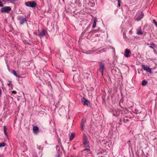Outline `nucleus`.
I'll list each match as a JSON object with an SVG mask.
<instances>
[{"instance_id":"obj_25","label":"nucleus","mask_w":157,"mask_h":157,"mask_svg":"<svg viewBox=\"0 0 157 157\" xmlns=\"http://www.w3.org/2000/svg\"><path fill=\"white\" fill-rule=\"evenodd\" d=\"M55 157H61V156L60 154L58 153L56 155Z\"/></svg>"},{"instance_id":"obj_28","label":"nucleus","mask_w":157,"mask_h":157,"mask_svg":"<svg viewBox=\"0 0 157 157\" xmlns=\"http://www.w3.org/2000/svg\"><path fill=\"white\" fill-rule=\"evenodd\" d=\"M8 85H12L11 82H10L8 83Z\"/></svg>"},{"instance_id":"obj_8","label":"nucleus","mask_w":157,"mask_h":157,"mask_svg":"<svg viewBox=\"0 0 157 157\" xmlns=\"http://www.w3.org/2000/svg\"><path fill=\"white\" fill-rule=\"evenodd\" d=\"M18 20L19 21L21 25H23L25 22L27 21L25 17L22 16L19 17Z\"/></svg>"},{"instance_id":"obj_20","label":"nucleus","mask_w":157,"mask_h":157,"mask_svg":"<svg viewBox=\"0 0 157 157\" xmlns=\"http://www.w3.org/2000/svg\"><path fill=\"white\" fill-rule=\"evenodd\" d=\"M4 133L5 135L7 136H8L7 133V129L6 126H4Z\"/></svg>"},{"instance_id":"obj_4","label":"nucleus","mask_w":157,"mask_h":157,"mask_svg":"<svg viewBox=\"0 0 157 157\" xmlns=\"http://www.w3.org/2000/svg\"><path fill=\"white\" fill-rule=\"evenodd\" d=\"M146 44H147V45H148L149 47L150 48L153 50V52H155V53H156L157 54V52L155 49V48L157 49V45L155 44L152 43L151 44L147 43Z\"/></svg>"},{"instance_id":"obj_16","label":"nucleus","mask_w":157,"mask_h":157,"mask_svg":"<svg viewBox=\"0 0 157 157\" xmlns=\"http://www.w3.org/2000/svg\"><path fill=\"white\" fill-rule=\"evenodd\" d=\"M97 21V19L96 18H95L94 19V23H93V25L92 26V27L93 28H94L95 27H96V25Z\"/></svg>"},{"instance_id":"obj_2","label":"nucleus","mask_w":157,"mask_h":157,"mask_svg":"<svg viewBox=\"0 0 157 157\" xmlns=\"http://www.w3.org/2000/svg\"><path fill=\"white\" fill-rule=\"evenodd\" d=\"M25 4L26 6L30 7L32 8L35 7L37 6L36 2L33 1L25 2Z\"/></svg>"},{"instance_id":"obj_30","label":"nucleus","mask_w":157,"mask_h":157,"mask_svg":"<svg viewBox=\"0 0 157 157\" xmlns=\"http://www.w3.org/2000/svg\"><path fill=\"white\" fill-rule=\"evenodd\" d=\"M42 112H42L41 111V112H40L39 113H40V114H41V113H42Z\"/></svg>"},{"instance_id":"obj_10","label":"nucleus","mask_w":157,"mask_h":157,"mask_svg":"<svg viewBox=\"0 0 157 157\" xmlns=\"http://www.w3.org/2000/svg\"><path fill=\"white\" fill-rule=\"evenodd\" d=\"M86 122V119L85 118H83L81 121V129L83 131L84 130V124Z\"/></svg>"},{"instance_id":"obj_29","label":"nucleus","mask_w":157,"mask_h":157,"mask_svg":"<svg viewBox=\"0 0 157 157\" xmlns=\"http://www.w3.org/2000/svg\"><path fill=\"white\" fill-rule=\"evenodd\" d=\"M18 0H12L13 1V2H16L18 1Z\"/></svg>"},{"instance_id":"obj_19","label":"nucleus","mask_w":157,"mask_h":157,"mask_svg":"<svg viewBox=\"0 0 157 157\" xmlns=\"http://www.w3.org/2000/svg\"><path fill=\"white\" fill-rule=\"evenodd\" d=\"M75 136V134L73 133H72L70 137V140H72L74 138Z\"/></svg>"},{"instance_id":"obj_37","label":"nucleus","mask_w":157,"mask_h":157,"mask_svg":"<svg viewBox=\"0 0 157 157\" xmlns=\"http://www.w3.org/2000/svg\"><path fill=\"white\" fill-rule=\"evenodd\" d=\"M2 1H4V0H2Z\"/></svg>"},{"instance_id":"obj_11","label":"nucleus","mask_w":157,"mask_h":157,"mask_svg":"<svg viewBox=\"0 0 157 157\" xmlns=\"http://www.w3.org/2000/svg\"><path fill=\"white\" fill-rule=\"evenodd\" d=\"M33 130L34 133L35 134H37L39 132L38 127L36 126H34L33 127Z\"/></svg>"},{"instance_id":"obj_9","label":"nucleus","mask_w":157,"mask_h":157,"mask_svg":"<svg viewBox=\"0 0 157 157\" xmlns=\"http://www.w3.org/2000/svg\"><path fill=\"white\" fill-rule=\"evenodd\" d=\"M131 52L130 50L128 49H126L125 50L124 56L126 57H128L130 56V54H131Z\"/></svg>"},{"instance_id":"obj_26","label":"nucleus","mask_w":157,"mask_h":157,"mask_svg":"<svg viewBox=\"0 0 157 157\" xmlns=\"http://www.w3.org/2000/svg\"><path fill=\"white\" fill-rule=\"evenodd\" d=\"M3 6L2 2L0 0V7H2Z\"/></svg>"},{"instance_id":"obj_38","label":"nucleus","mask_w":157,"mask_h":157,"mask_svg":"<svg viewBox=\"0 0 157 157\" xmlns=\"http://www.w3.org/2000/svg\"><path fill=\"white\" fill-rule=\"evenodd\" d=\"M64 0H63V1Z\"/></svg>"},{"instance_id":"obj_34","label":"nucleus","mask_w":157,"mask_h":157,"mask_svg":"<svg viewBox=\"0 0 157 157\" xmlns=\"http://www.w3.org/2000/svg\"><path fill=\"white\" fill-rule=\"evenodd\" d=\"M126 121H128V120H126Z\"/></svg>"},{"instance_id":"obj_23","label":"nucleus","mask_w":157,"mask_h":157,"mask_svg":"<svg viewBox=\"0 0 157 157\" xmlns=\"http://www.w3.org/2000/svg\"><path fill=\"white\" fill-rule=\"evenodd\" d=\"M153 23L154 24L155 26L157 27V22L155 19H153Z\"/></svg>"},{"instance_id":"obj_32","label":"nucleus","mask_w":157,"mask_h":157,"mask_svg":"<svg viewBox=\"0 0 157 157\" xmlns=\"http://www.w3.org/2000/svg\"><path fill=\"white\" fill-rule=\"evenodd\" d=\"M74 149H76V148H75V147H74Z\"/></svg>"},{"instance_id":"obj_22","label":"nucleus","mask_w":157,"mask_h":157,"mask_svg":"<svg viewBox=\"0 0 157 157\" xmlns=\"http://www.w3.org/2000/svg\"><path fill=\"white\" fill-rule=\"evenodd\" d=\"M6 144L5 142H2L0 144V147H4L6 146Z\"/></svg>"},{"instance_id":"obj_31","label":"nucleus","mask_w":157,"mask_h":157,"mask_svg":"<svg viewBox=\"0 0 157 157\" xmlns=\"http://www.w3.org/2000/svg\"><path fill=\"white\" fill-rule=\"evenodd\" d=\"M58 147H59V146H56V148H57H57Z\"/></svg>"},{"instance_id":"obj_33","label":"nucleus","mask_w":157,"mask_h":157,"mask_svg":"<svg viewBox=\"0 0 157 157\" xmlns=\"http://www.w3.org/2000/svg\"><path fill=\"white\" fill-rule=\"evenodd\" d=\"M124 108V109H126V108Z\"/></svg>"},{"instance_id":"obj_3","label":"nucleus","mask_w":157,"mask_h":157,"mask_svg":"<svg viewBox=\"0 0 157 157\" xmlns=\"http://www.w3.org/2000/svg\"><path fill=\"white\" fill-rule=\"evenodd\" d=\"M99 66V71L101 73L102 75H103L104 69L105 67V64L103 61H101L98 62Z\"/></svg>"},{"instance_id":"obj_17","label":"nucleus","mask_w":157,"mask_h":157,"mask_svg":"<svg viewBox=\"0 0 157 157\" xmlns=\"http://www.w3.org/2000/svg\"><path fill=\"white\" fill-rule=\"evenodd\" d=\"M115 112H116V113H115L114 112L113 113V115L115 116H118V115H119L120 113L118 111H116L115 110Z\"/></svg>"},{"instance_id":"obj_36","label":"nucleus","mask_w":157,"mask_h":157,"mask_svg":"<svg viewBox=\"0 0 157 157\" xmlns=\"http://www.w3.org/2000/svg\"><path fill=\"white\" fill-rule=\"evenodd\" d=\"M122 101H123V100H122V101H121V102H122Z\"/></svg>"},{"instance_id":"obj_13","label":"nucleus","mask_w":157,"mask_h":157,"mask_svg":"<svg viewBox=\"0 0 157 157\" xmlns=\"http://www.w3.org/2000/svg\"><path fill=\"white\" fill-rule=\"evenodd\" d=\"M148 82L145 80L143 81L141 83V85L143 86H145L147 85L148 84Z\"/></svg>"},{"instance_id":"obj_1","label":"nucleus","mask_w":157,"mask_h":157,"mask_svg":"<svg viewBox=\"0 0 157 157\" xmlns=\"http://www.w3.org/2000/svg\"><path fill=\"white\" fill-rule=\"evenodd\" d=\"M11 10V8L10 6H4L0 9V11L2 13H9Z\"/></svg>"},{"instance_id":"obj_24","label":"nucleus","mask_w":157,"mask_h":157,"mask_svg":"<svg viewBox=\"0 0 157 157\" xmlns=\"http://www.w3.org/2000/svg\"><path fill=\"white\" fill-rule=\"evenodd\" d=\"M121 0H117L118 1V6L120 7V4L121 3Z\"/></svg>"},{"instance_id":"obj_5","label":"nucleus","mask_w":157,"mask_h":157,"mask_svg":"<svg viewBox=\"0 0 157 157\" xmlns=\"http://www.w3.org/2000/svg\"><path fill=\"white\" fill-rule=\"evenodd\" d=\"M83 144L84 145V147L85 148L83 150V151H87V152H88L90 151L89 149L90 146L89 145V142L88 141H84L83 142Z\"/></svg>"},{"instance_id":"obj_15","label":"nucleus","mask_w":157,"mask_h":157,"mask_svg":"<svg viewBox=\"0 0 157 157\" xmlns=\"http://www.w3.org/2000/svg\"><path fill=\"white\" fill-rule=\"evenodd\" d=\"M39 35L41 36H44L45 35V31L43 29L41 32L39 34Z\"/></svg>"},{"instance_id":"obj_12","label":"nucleus","mask_w":157,"mask_h":157,"mask_svg":"<svg viewBox=\"0 0 157 157\" xmlns=\"http://www.w3.org/2000/svg\"><path fill=\"white\" fill-rule=\"evenodd\" d=\"M144 16V14L142 12H141V14L136 18V20L138 21L140 20L143 18Z\"/></svg>"},{"instance_id":"obj_7","label":"nucleus","mask_w":157,"mask_h":157,"mask_svg":"<svg viewBox=\"0 0 157 157\" xmlns=\"http://www.w3.org/2000/svg\"><path fill=\"white\" fill-rule=\"evenodd\" d=\"M141 67L145 71H146L147 72H148L150 74L152 73L151 69L147 66H145L144 65L142 64L141 65Z\"/></svg>"},{"instance_id":"obj_27","label":"nucleus","mask_w":157,"mask_h":157,"mask_svg":"<svg viewBox=\"0 0 157 157\" xmlns=\"http://www.w3.org/2000/svg\"><path fill=\"white\" fill-rule=\"evenodd\" d=\"M17 92L15 90H13L12 92V93L14 94H17Z\"/></svg>"},{"instance_id":"obj_14","label":"nucleus","mask_w":157,"mask_h":157,"mask_svg":"<svg viewBox=\"0 0 157 157\" xmlns=\"http://www.w3.org/2000/svg\"><path fill=\"white\" fill-rule=\"evenodd\" d=\"M88 141V138L86 135L85 134H84L83 137V142Z\"/></svg>"},{"instance_id":"obj_35","label":"nucleus","mask_w":157,"mask_h":157,"mask_svg":"<svg viewBox=\"0 0 157 157\" xmlns=\"http://www.w3.org/2000/svg\"><path fill=\"white\" fill-rule=\"evenodd\" d=\"M128 142H130V141H128Z\"/></svg>"},{"instance_id":"obj_6","label":"nucleus","mask_w":157,"mask_h":157,"mask_svg":"<svg viewBox=\"0 0 157 157\" xmlns=\"http://www.w3.org/2000/svg\"><path fill=\"white\" fill-rule=\"evenodd\" d=\"M81 101L82 102L83 105H86L87 106H90V103L89 101L85 98H82L81 99Z\"/></svg>"},{"instance_id":"obj_21","label":"nucleus","mask_w":157,"mask_h":157,"mask_svg":"<svg viewBox=\"0 0 157 157\" xmlns=\"http://www.w3.org/2000/svg\"><path fill=\"white\" fill-rule=\"evenodd\" d=\"M143 34L142 31L141 30H140L137 32V34L139 35H142Z\"/></svg>"},{"instance_id":"obj_18","label":"nucleus","mask_w":157,"mask_h":157,"mask_svg":"<svg viewBox=\"0 0 157 157\" xmlns=\"http://www.w3.org/2000/svg\"><path fill=\"white\" fill-rule=\"evenodd\" d=\"M12 72H13V74L16 77H17L18 78H20L21 77V76H20L18 75H17L16 72L14 70H13Z\"/></svg>"}]
</instances>
